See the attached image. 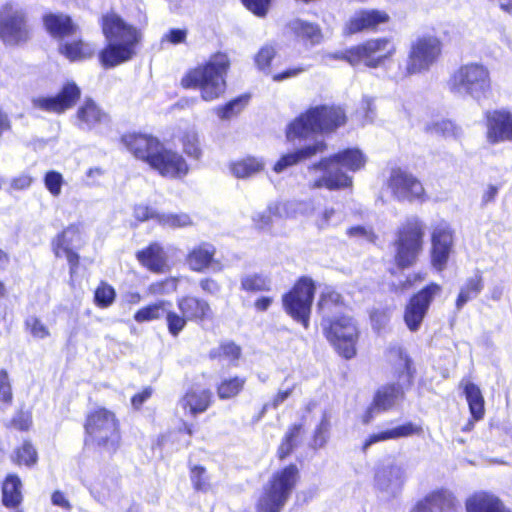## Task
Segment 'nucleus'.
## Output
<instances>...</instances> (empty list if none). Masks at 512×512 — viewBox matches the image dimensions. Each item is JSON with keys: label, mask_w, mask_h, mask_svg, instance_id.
<instances>
[{"label": "nucleus", "mask_w": 512, "mask_h": 512, "mask_svg": "<svg viewBox=\"0 0 512 512\" xmlns=\"http://www.w3.org/2000/svg\"><path fill=\"white\" fill-rule=\"evenodd\" d=\"M318 310L328 341L344 358H353L356 354L358 328L354 319L346 313L347 306L342 296L327 288L320 295Z\"/></svg>", "instance_id": "obj_1"}, {"label": "nucleus", "mask_w": 512, "mask_h": 512, "mask_svg": "<svg viewBox=\"0 0 512 512\" xmlns=\"http://www.w3.org/2000/svg\"><path fill=\"white\" fill-rule=\"evenodd\" d=\"M101 26L107 45L100 52L99 59L105 68L116 67L136 56L143 39L141 29L126 22L115 12L104 14Z\"/></svg>", "instance_id": "obj_2"}, {"label": "nucleus", "mask_w": 512, "mask_h": 512, "mask_svg": "<svg viewBox=\"0 0 512 512\" xmlns=\"http://www.w3.org/2000/svg\"><path fill=\"white\" fill-rule=\"evenodd\" d=\"M366 164V156L358 148H348L328 158L321 159L318 163L309 167L310 171H321L322 175L312 182L313 189L326 188L338 190L351 186L352 179L340 168L356 172Z\"/></svg>", "instance_id": "obj_3"}, {"label": "nucleus", "mask_w": 512, "mask_h": 512, "mask_svg": "<svg viewBox=\"0 0 512 512\" xmlns=\"http://www.w3.org/2000/svg\"><path fill=\"white\" fill-rule=\"evenodd\" d=\"M230 66L226 54L217 53L209 61L190 70L181 80L184 88H198L204 101H213L225 91V76Z\"/></svg>", "instance_id": "obj_4"}, {"label": "nucleus", "mask_w": 512, "mask_h": 512, "mask_svg": "<svg viewBox=\"0 0 512 512\" xmlns=\"http://www.w3.org/2000/svg\"><path fill=\"white\" fill-rule=\"evenodd\" d=\"M447 88L456 97L480 102L492 90L490 71L481 62H467L453 71L447 81Z\"/></svg>", "instance_id": "obj_5"}, {"label": "nucleus", "mask_w": 512, "mask_h": 512, "mask_svg": "<svg viewBox=\"0 0 512 512\" xmlns=\"http://www.w3.org/2000/svg\"><path fill=\"white\" fill-rule=\"evenodd\" d=\"M346 116L339 107L316 106L291 122L286 130L288 141L309 138L316 132H331L344 125Z\"/></svg>", "instance_id": "obj_6"}, {"label": "nucleus", "mask_w": 512, "mask_h": 512, "mask_svg": "<svg viewBox=\"0 0 512 512\" xmlns=\"http://www.w3.org/2000/svg\"><path fill=\"white\" fill-rule=\"evenodd\" d=\"M298 480V468L289 465L276 472L258 500V512H280Z\"/></svg>", "instance_id": "obj_7"}, {"label": "nucleus", "mask_w": 512, "mask_h": 512, "mask_svg": "<svg viewBox=\"0 0 512 512\" xmlns=\"http://www.w3.org/2000/svg\"><path fill=\"white\" fill-rule=\"evenodd\" d=\"M85 442L96 444L107 451H115L120 434L115 414L105 408H98L87 415L85 422Z\"/></svg>", "instance_id": "obj_8"}, {"label": "nucleus", "mask_w": 512, "mask_h": 512, "mask_svg": "<svg viewBox=\"0 0 512 512\" xmlns=\"http://www.w3.org/2000/svg\"><path fill=\"white\" fill-rule=\"evenodd\" d=\"M426 226L418 217L406 219L398 231L396 263L401 268L414 264L422 251Z\"/></svg>", "instance_id": "obj_9"}, {"label": "nucleus", "mask_w": 512, "mask_h": 512, "mask_svg": "<svg viewBox=\"0 0 512 512\" xmlns=\"http://www.w3.org/2000/svg\"><path fill=\"white\" fill-rule=\"evenodd\" d=\"M396 52L395 44L388 38L369 39L334 57L344 59L353 66L363 63L369 68L379 67Z\"/></svg>", "instance_id": "obj_10"}, {"label": "nucleus", "mask_w": 512, "mask_h": 512, "mask_svg": "<svg viewBox=\"0 0 512 512\" xmlns=\"http://www.w3.org/2000/svg\"><path fill=\"white\" fill-rule=\"evenodd\" d=\"M442 41L435 35L425 34L412 41L406 63V74L428 72L441 57Z\"/></svg>", "instance_id": "obj_11"}, {"label": "nucleus", "mask_w": 512, "mask_h": 512, "mask_svg": "<svg viewBox=\"0 0 512 512\" xmlns=\"http://www.w3.org/2000/svg\"><path fill=\"white\" fill-rule=\"evenodd\" d=\"M314 283L309 278H301L293 288L282 297L285 312L305 329L309 327L311 306L314 298Z\"/></svg>", "instance_id": "obj_12"}, {"label": "nucleus", "mask_w": 512, "mask_h": 512, "mask_svg": "<svg viewBox=\"0 0 512 512\" xmlns=\"http://www.w3.org/2000/svg\"><path fill=\"white\" fill-rule=\"evenodd\" d=\"M176 303L181 314L172 311L167 315V328L174 337L180 334L188 321H203L211 311L207 301L194 296L179 297Z\"/></svg>", "instance_id": "obj_13"}, {"label": "nucleus", "mask_w": 512, "mask_h": 512, "mask_svg": "<svg viewBox=\"0 0 512 512\" xmlns=\"http://www.w3.org/2000/svg\"><path fill=\"white\" fill-rule=\"evenodd\" d=\"M441 291L442 288L439 284L430 283L409 299L403 315L409 331L416 332L420 329L432 301Z\"/></svg>", "instance_id": "obj_14"}, {"label": "nucleus", "mask_w": 512, "mask_h": 512, "mask_svg": "<svg viewBox=\"0 0 512 512\" xmlns=\"http://www.w3.org/2000/svg\"><path fill=\"white\" fill-rule=\"evenodd\" d=\"M387 185L393 196L399 201H425V190L422 183L405 170L392 169Z\"/></svg>", "instance_id": "obj_15"}, {"label": "nucleus", "mask_w": 512, "mask_h": 512, "mask_svg": "<svg viewBox=\"0 0 512 512\" xmlns=\"http://www.w3.org/2000/svg\"><path fill=\"white\" fill-rule=\"evenodd\" d=\"M0 37L10 45L27 39L28 29L22 11L9 6L0 12Z\"/></svg>", "instance_id": "obj_16"}, {"label": "nucleus", "mask_w": 512, "mask_h": 512, "mask_svg": "<svg viewBox=\"0 0 512 512\" xmlns=\"http://www.w3.org/2000/svg\"><path fill=\"white\" fill-rule=\"evenodd\" d=\"M150 167L168 179H182L189 173V165L185 158L179 152L165 146Z\"/></svg>", "instance_id": "obj_17"}, {"label": "nucleus", "mask_w": 512, "mask_h": 512, "mask_svg": "<svg viewBox=\"0 0 512 512\" xmlns=\"http://www.w3.org/2000/svg\"><path fill=\"white\" fill-rule=\"evenodd\" d=\"M453 246V232L448 223L441 221L433 227L431 259L433 266L445 269Z\"/></svg>", "instance_id": "obj_18"}, {"label": "nucleus", "mask_w": 512, "mask_h": 512, "mask_svg": "<svg viewBox=\"0 0 512 512\" xmlns=\"http://www.w3.org/2000/svg\"><path fill=\"white\" fill-rule=\"evenodd\" d=\"M122 142L135 158L149 166L164 146L157 138L147 134H127L122 137Z\"/></svg>", "instance_id": "obj_19"}, {"label": "nucleus", "mask_w": 512, "mask_h": 512, "mask_svg": "<svg viewBox=\"0 0 512 512\" xmlns=\"http://www.w3.org/2000/svg\"><path fill=\"white\" fill-rule=\"evenodd\" d=\"M122 142L135 158L149 166L164 146L157 138L147 134H127L122 137Z\"/></svg>", "instance_id": "obj_20"}, {"label": "nucleus", "mask_w": 512, "mask_h": 512, "mask_svg": "<svg viewBox=\"0 0 512 512\" xmlns=\"http://www.w3.org/2000/svg\"><path fill=\"white\" fill-rule=\"evenodd\" d=\"M80 97V89L75 83H67L53 97H37L32 100L33 106L46 112L62 113L71 108Z\"/></svg>", "instance_id": "obj_21"}, {"label": "nucleus", "mask_w": 512, "mask_h": 512, "mask_svg": "<svg viewBox=\"0 0 512 512\" xmlns=\"http://www.w3.org/2000/svg\"><path fill=\"white\" fill-rule=\"evenodd\" d=\"M486 138L490 144L512 142V113L494 110L486 113Z\"/></svg>", "instance_id": "obj_22"}, {"label": "nucleus", "mask_w": 512, "mask_h": 512, "mask_svg": "<svg viewBox=\"0 0 512 512\" xmlns=\"http://www.w3.org/2000/svg\"><path fill=\"white\" fill-rule=\"evenodd\" d=\"M216 247L209 242H201L195 245L186 256V264L189 269L202 273L208 269L220 272L223 269L221 263L215 260Z\"/></svg>", "instance_id": "obj_23"}, {"label": "nucleus", "mask_w": 512, "mask_h": 512, "mask_svg": "<svg viewBox=\"0 0 512 512\" xmlns=\"http://www.w3.org/2000/svg\"><path fill=\"white\" fill-rule=\"evenodd\" d=\"M405 479V468L395 462L383 464L377 469L375 474L376 486L391 495H395L400 491Z\"/></svg>", "instance_id": "obj_24"}, {"label": "nucleus", "mask_w": 512, "mask_h": 512, "mask_svg": "<svg viewBox=\"0 0 512 512\" xmlns=\"http://www.w3.org/2000/svg\"><path fill=\"white\" fill-rule=\"evenodd\" d=\"M389 15L380 10H360L347 22L345 29L349 34H355L363 30L375 29L379 24L388 22Z\"/></svg>", "instance_id": "obj_25"}, {"label": "nucleus", "mask_w": 512, "mask_h": 512, "mask_svg": "<svg viewBox=\"0 0 512 512\" xmlns=\"http://www.w3.org/2000/svg\"><path fill=\"white\" fill-rule=\"evenodd\" d=\"M455 499L447 491H436L419 501L411 512H454Z\"/></svg>", "instance_id": "obj_26"}, {"label": "nucleus", "mask_w": 512, "mask_h": 512, "mask_svg": "<svg viewBox=\"0 0 512 512\" xmlns=\"http://www.w3.org/2000/svg\"><path fill=\"white\" fill-rule=\"evenodd\" d=\"M402 396L403 391L399 385H387L380 388L374 397L372 405L367 411L364 421L369 422L373 418L374 413L392 408Z\"/></svg>", "instance_id": "obj_27"}, {"label": "nucleus", "mask_w": 512, "mask_h": 512, "mask_svg": "<svg viewBox=\"0 0 512 512\" xmlns=\"http://www.w3.org/2000/svg\"><path fill=\"white\" fill-rule=\"evenodd\" d=\"M326 150V144L324 141H316L312 145L304 146L296 151L284 154L275 163L273 170L276 173H281L287 168L296 165L300 161L311 158L318 153H322Z\"/></svg>", "instance_id": "obj_28"}, {"label": "nucleus", "mask_w": 512, "mask_h": 512, "mask_svg": "<svg viewBox=\"0 0 512 512\" xmlns=\"http://www.w3.org/2000/svg\"><path fill=\"white\" fill-rule=\"evenodd\" d=\"M422 432V428L419 425H416L412 422L405 423L403 425H399L393 428H389L377 433L371 434L363 444V451H367V449L375 443L387 440H395L403 437H409L412 435H418Z\"/></svg>", "instance_id": "obj_29"}, {"label": "nucleus", "mask_w": 512, "mask_h": 512, "mask_svg": "<svg viewBox=\"0 0 512 512\" xmlns=\"http://www.w3.org/2000/svg\"><path fill=\"white\" fill-rule=\"evenodd\" d=\"M137 259L144 267L154 273H164L166 271V254L158 243H152L147 248L139 251Z\"/></svg>", "instance_id": "obj_30"}, {"label": "nucleus", "mask_w": 512, "mask_h": 512, "mask_svg": "<svg viewBox=\"0 0 512 512\" xmlns=\"http://www.w3.org/2000/svg\"><path fill=\"white\" fill-rule=\"evenodd\" d=\"M78 126L81 129H92L109 121L104 113L92 100H87L77 111Z\"/></svg>", "instance_id": "obj_31"}, {"label": "nucleus", "mask_w": 512, "mask_h": 512, "mask_svg": "<svg viewBox=\"0 0 512 512\" xmlns=\"http://www.w3.org/2000/svg\"><path fill=\"white\" fill-rule=\"evenodd\" d=\"M467 512H510L498 498L487 493H477L466 501Z\"/></svg>", "instance_id": "obj_32"}, {"label": "nucleus", "mask_w": 512, "mask_h": 512, "mask_svg": "<svg viewBox=\"0 0 512 512\" xmlns=\"http://www.w3.org/2000/svg\"><path fill=\"white\" fill-rule=\"evenodd\" d=\"M272 211L279 215V218L295 217L297 215L310 216L315 211V204L313 200L278 202L272 207Z\"/></svg>", "instance_id": "obj_33"}, {"label": "nucleus", "mask_w": 512, "mask_h": 512, "mask_svg": "<svg viewBox=\"0 0 512 512\" xmlns=\"http://www.w3.org/2000/svg\"><path fill=\"white\" fill-rule=\"evenodd\" d=\"M43 21L47 31L54 37L63 38L76 31L71 18L64 14L49 13L44 16Z\"/></svg>", "instance_id": "obj_34"}, {"label": "nucleus", "mask_w": 512, "mask_h": 512, "mask_svg": "<svg viewBox=\"0 0 512 512\" xmlns=\"http://www.w3.org/2000/svg\"><path fill=\"white\" fill-rule=\"evenodd\" d=\"M265 163L262 159L247 156L236 161H233L229 165L231 174L238 179L249 178L264 169Z\"/></svg>", "instance_id": "obj_35"}, {"label": "nucleus", "mask_w": 512, "mask_h": 512, "mask_svg": "<svg viewBox=\"0 0 512 512\" xmlns=\"http://www.w3.org/2000/svg\"><path fill=\"white\" fill-rule=\"evenodd\" d=\"M23 500L22 482L15 474H9L2 484V502L8 508L18 507Z\"/></svg>", "instance_id": "obj_36"}, {"label": "nucleus", "mask_w": 512, "mask_h": 512, "mask_svg": "<svg viewBox=\"0 0 512 512\" xmlns=\"http://www.w3.org/2000/svg\"><path fill=\"white\" fill-rule=\"evenodd\" d=\"M484 282L482 274L477 270L471 277H468L460 288L456 299V308L461 310L470 300L476 298L483 290Z\"/></svg>", "instance_id": "obj_37"}, {"label": "nucleus", "mask_w": 512, "mask_h": 512, "mask_svg": "<svg viewBox=\"0 0 512 512\" xmlns=\"http://www.w3.org/2000/svg\"><path fill=\"white\" fill-rule=\"evenodd\" d=\"M212 394L207 389L192 390L185 394L181 400L184 409H189L190 413L195 415L206 411L211 402Z\"/></svg>", "instance_id": "obj_38"}, {"label": "nucleus", "mask_w": 512, "mask_h": 512, "mask_svg": "<svg viewBox=\"0 0 512 512\" xmlns=\"http://www.w3.org/2000/svg\"><path fill=\"white\" fill-rule=\"evenodd\" d=\"M171 302L167 300H160L153 304L147 305L141 309H139L135 315L134 319L138 323L158 320L163 316L167 318L169 312H172Z\"/></svg>", "instance_id": "obj_39"}, {"label": "nucleus", "mask_w": 512, "mask_h": 512, "mask_svg": "<svg viewBox=\"0 0 512 512\" xmlns=\"http://www.w3.org/2000/svg\"><path fill=\"white\" fill-rule=\"evenodd\" d=\"M81 242V232L78 225H70L53 241V251L56 257H62L61 249L76 247Z\"/></svg>", "instance_id": "obj_40"}, {"label": "nucleus", "mask_w": 512, "mask_h": 512, "mask_svg": "<svg viewBox=\"0 0 512 512\" xmlns=\"http://www.w3.org/2000/svg\"><path fill=\"white\" fill-rule=\"evenodd\" d=\"M332 427V415L329 411L324 410L321 415L319 423L316 425L311 441L313 449L323 448L329 438Z\"/></svg>", "instance_id": "obj_41"}, {"label": "nucleus", "mask_w": 512, "mask_h": 512, "mask_svg": "<svg viewBox=\"0 0 512 512\" xmlns=\"http://www.w3.org/2000/svg\"><path fill=\"white\" fill-rule=\"evenodd\" d=\"M464 393L472 417L475 420H480L484 416L485 408L484 399L479 387L474 383H467L464 388Z\"/></svg>", "instance_id": "obj_42"}, {"label": "nucleus", "mask_w": 512, "mask_h": 512, "mask_svg": "<svg viewBox=\"0 0 512 512\" xmlns=\"http://www.w3.org/2000/svg\"><path fill=\"white\" fill-rule=\"evenodd\" d=\"M94 51L95 49L93 46L82 41L65 43L60 47V52L71 61L90 57Z\"/></svg>", "instance_id": "obj_43"}, {"label": "nucleus", "mask_w": 512, "mask_h": 512, "mask_svg": "<svg viewBox=\"0 0 512 512\" xmlns=\"http://www.w3.org/2000/svg\"><path fill=\"white\" fill-rule=\"evenodd\" d=\"M292 30L297 36L310 41L311 44H318L322 40L321 29L316 24L296 20L292 23Z\"/></svg>", "instance_id": "obj_44"}, {"label": "nucleus", "mask_w": 512, "mask_h": 512, "mask_svg": "<svg viewBox=\"0 0 512 512\" xmlns=\"http://www.w3.org/2000/svg\"><path fill=\"white\" fill-rule=\"evenodd\" d=\"M270 287V279L263 274H247L241 278V289L247 292L269 291Z\"/></svg>", "instance_id": "obj_45"}, {"label": "nucleus", "mask_w": 512, "mask_h": 512, "mask_svg": "<svg viewBox=\"0 0 512 512\" xmlns=\"http://www.w3.org/2000/svg\"><path fill=\"white\" fill-rule=\"evenodd\" d=\"M302 429L301 424L290 426L279 446L278 455L283 459L288 456L298 444V438Z\"/></svg>", "instance_id": "obj_46"}, {"label": "nucleus", "mask_w": 512, "mask_h": 512, "mask_svg": "<svg viewBox=\"0 0 512 512\" xmlns=\"http://www.w3.org/2000/svg\"><path fill=\"white\" fill-rule=\"evenodd\" d=\"M426 130L431 134L445 138L458 137L460 129L450 120L442 119L427 124Z\"/></svg>", "instance_id": "obj_47"}, {"label": "nucleus", "mask_w": 512, "mask_h": 512, "mask_svg": "<svg viewBox=\"0 0 512 512\" xmlns=\"http://www.w3.org/2000/svg\"><path fill=\"white\" fill-rule=\"evenodd\" d=\"M248 102L246 96L237 97L224 106H219L215 109L216 114L222 120H228L239 114Z\"/></svg>", "instance_id": "obj_48"}, {"label": "nucleus", "mask_w": 512, "mask_h": 512, "mask_svg": "<svg viewBox=\"0 0 512 512\" xmlns=\"http://www.w3.org/2000/svg\"><path fill=\"white\" fill-rule=\"evenodd\" d=\"M158 224L169 228H183L192 225V220L186 213H160Z\"/></svg>", "instance_id": "obj_49"}, {"label": "nucleus", "mask_w": 512, "mask_h": 512, "mask_svg": "<svg viewBox=\"0 0 512 512\" xmlns=\"http://www.w3.org/2000/svg\"><path fill=\"white\" fill-rule=\"evenodd\" d=\"M182 146L185 154L191 158L199 159L202 151L200 148L199 137L195 130L186 131L182 137Z\"/></svg>", "instance_id": "obj_50"}, {"label": "nucleus", "mask_w": 512, "mask_h": 512, "mask_svg": "<svg viewBox=\"0 0 512 512\" xmlns=\"http://www.w3.org/2000/svg\"><path fill=\"white\" fill-rule=\"evenodd\" d=\"M12 459L17 465L30 467L37 462V452L30 443L25 442L15 451Z\"/></svg>", "instance_id": "obj_51"}, {"label": "nucleus", "mask_w": 512, "mask_h": 512, "mask_svg": "<svg viewBox=\"0 0 512 512\" xmlns=\"http://www.w3.org/2000/svg\"><path fill=\"white\" fill-rule=\"evenodd\" d=\"M245 379L235 377L221 382L218 386V396L221 399H229L236 396L243 388Z\"/></svg>", "instance_id": "obj_52"}, {"label": "nucleus", "mask_w": 512, "mask_h": 512, "mask_svg": "<svg viewBox=\"0 0 512 512\" xmlns=\"http://www.w3.org/2000/svg\"><path fill=\"white\" fill-rule=\"evenodd\" d=\"M115 290L112 286L102 282L95 290L94 300L98 307L107 308L115 300Z\"/></svg>", "instance_id": "obj_53"}, {"label": "nucleus", "mask_w": 512, "mask_h": 512, "mask_svg": "<svg viewBox=\"0 0 512 512\" xmlns=\"http://www.w3.org/2000/svg\"><path fill=\"white\" fill-rule=\"evenodd\" d=\"M178 281L176 277H169L162 281L154 282L149 285L148 293L154 296L171 294L177 290Z\"/></svg>", "instance_id": "obj_54"}, {"label": "nucleus", "mask_w": 512, "mask_h": 512, "mask_svg": "<svg viewBox=\"0 0 512 512\" xmlns=\"http://www.w3.org/2000/svg\"><path fill=\"white\" fill-rule=\"evenodd\" d=\"M25 327L36 339H45L50 336L47 325L37 316H29L25 320Z\"/></svg>", "instance_id": "obj_55"}, {"label": "nucleus", "mask_w": 512, "mask_h": 512, "mask_svg": "<svg viewBox=\"0 0 512 512\" xmlns=\"http://www.w3.org/2000/svg\"><path fill=\"white\" fill-rule=\"evenodd\" d=\"M190 479L196 490L206 492L210 489L209 476L204 467L193 466L190 470Z\"/></svg>", "instance_id": "obj_56"}, {"label": "nucleus", "mask_w": 512, "mask_h": 512, "mask_svg": "<svg viewBox=\"0 0 512 512\" xmlns=\"http://www.w3.org/2000/svg\"><path fill=\"white\" fill-rule=\"evenodd\" d=\"M63 184L64 178L58 171H48L44 176V185L54 197H58L61 194Z\"/></svg>", "instance_id": "obj_57"}, {"label": "nucleus", "mask_w": 512, "mask_h": 512, "mask_svg": "<svg viewBox=\"0 0 512 512\" xmlns=\"http://www.w3.org/2000/svg\"><path fill=\"white\" fill-rule=\"evenodd\" d=\"M342 219V214L334 208H325L323 212L318 215L315 224L319 229H325L331 225L339 224Z\"/></svg>", "instance_id": "obj_58"}, {"label": "nucleus", "mask_w": 512, "mask_h": 512, "mask_svg": "<svg viewBox=\"0 0 512 512\" xmlns=\"http://www.w3.org/2000/svg\"><path fill=\"white\" fill-rule=\"evenodd\" d=\"M396 369L399 371L400 380L409 384L413 378L414 372L411 367V359L402 351H399V359Z\"/></svg>", "instance_id": "obj_59"}, {"label": "nucleus", "mask_w": 512, "mask_h": 512, "mask_svg": "<svg viewBox=\"0 0 512 512\" xmlns=\"http://www.w3.org/2000/svg\"><path fill=\"white\" fill-rule=\"evenodd\" d=\"M13 400L12 386L7 370H0V401L10 405Z\"/></svg>", "instance_id": "obj_60"}, {"label": "nucleus", "mask_w": 512, "mask_h": 512, "mask_svg": "<svg viewBox=\"0 0 512 512\" xmlns=\"http://www.w3.org/2000/svg\"><path fill=\"white\" fill-rule=\"evenodd\" d=\"M275 48L271 45L263 46L257 55L255 56V62L259 69L265 70L268 69L271 63V60L275 56Z\"/></svg>", "instance_id": "obj_61"}, {"label": "nucleus", "mask_w": 512, "mask_h": 512, "mask_svg": "<svg viewBox=\"0 0 512 512\" xmlns=\"http://www.w3.org/2000/svg\"><path fill=\"white\" fill-rule=\"evenodd\" d=\"M274 206L275 204H272L266 211L256 213L253 216V222L258 229L265 230L270 228L272 225V216L279 217V215L272 211V207Z\"/></svg>", "instance_id": "obj_62"}, {"label": "nucleus", "mask_w": 512, "mask_h": 512, "mask_svg": "<svg viewBox=\"0 0 512 512\" xmlns=\"http://www.w3.org/2000/svg\"><path fill=\"white\" fill-rule=\"evenodd\" d=\"M134 216L139 221H147L152 219L158 222V216H160V213L147 205L140 204L135 206Z\"/></svg>", "instance_id": "obj_63"}, {"label": "nucleus", "mask_w": 512, "mask_h": 512, "mask_svg": "<svg viewBox=\"0 0 512 512\" xmlns=\"http://www.w3.org/2000/svg\"><path fill=\"white\" fill-rule=\"evenodd\" d=\"M348 235L351 237H356L360 239H364L368 242H374L376 239V235L374 234L372 228L365 226H354L348 230Z\"/></svg>", "instance_id": "obj_64"}]
</instances>
